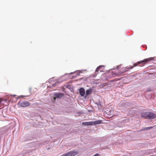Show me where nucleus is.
<instances>
[{
  "label": "nucleus",
  "instance_id": "2",
  "mask_svg": "<svg viewBox=\"0 0 156 156\" xmlns=\"http://www.w3.org/2000/svg\"><path fill=\"white\" fill-rule=\"evenodd\" d=\"M78 153V151H71L66 153L65 154H63L62 156H74Z\"/></svg>",
  "mask_w": 156,
  "mask_h": 156
},
{
  "label": "nucleus",
  "instance_id": "12",
  "mask_svg": "<svg viewBox=\"0 0 156 156\" xmlns=\"http://www.w3.org/2000/svg\"><path fill=\"white\" fill-rule=\"evenodd\" d=\"M152 127H146L144 129H142V130H149L151 129L152 128Z\"/></svg>",
  "mask_w": 156,
  "mask_h": 156
},
{
  "label": "nucleus",
  "instance_id": "4",
  "mask_svg": "<svg viewBox=\"0 0 156 156\" xmlns=\"http://www.w3.org/2000/svg\"><path fill=\"white\" fill-rule=\"evenodd\" d=\"M134 67V66H131L129 67L128 68H123L122 69V70L120 71V72L119 73V74H121L125 72L128 71L130 69H132Z\"/></svg>",
  "mask_w": 156,
  "mask_h": 156
},
{
  "label": "nucleus",
  "instance_id": "11",
  "mask_svg": "<svg viewBox=\"0 0 156 156\" xmlns=\"http://www.w3.org/2000/svg\"><path fill=\"white\" fill-rule=\"evenodd\" d=\"M148 112H146L142 114L141 116L148 119Z\"/></svg>",
  "mask_w": 156,
  "mask_h": 156
},
{
  "label": "nucleus",
  "instance_id": "3",
  "mask_svg": "<svg viewBox=\"0 0 156 156\" xmlns=\"http://www.w3.org/2000/svg\"><path fill=\"white\" fill-rule=\"evenodd\" d=\"M153 59L152 58H150L147 59H144V60L141 61H139V63L142 64V66H143L146 63H147L148 61L151 60Z\"/></svg>",
  "mask_w": 156,
  "mask_h": 156
},
{
  "label": "nucleus",
  "instance_id": "10",
  "mask_svg": "<svg viewBox=\"0 0 156 156\" xmlns=\"http://www.w3.org/2000/svg\"><path fill=\"white\" fill-rule=\"evenodd\" d=\"M91 122H82V124L85 126L92 125V124Z\"/></svg>",
  "mask_w": 156,
  "mask_h": 156
},
{
  "label": "nucleus",
  "instance_id": "7",
  "mask_svg": "<svg viewBox=\"0 0 156 156\" xmlns=\"http://www.w3.org/2000/svg\"><path fill=\"white\" fill-rule=\"evenodd\" d=\"M92 92V89L91 88H90L88 90H87L86 91V92L85 93V94L86 96L85 97H86L87 96L89 95V94H91Z\"/></svg>",
  "mask_w": 156,
  "mask_h": 156
},
{
  "label": "nucleus",
  "instance_id": "15",
  "mask_svg": "<svg viewBox=\"0 0 156 156\" xmlns=\"http://www.w3.org/2000/svg\"><path fill=\"white\" fill-rule=\"evenodd\" d=\"M2 101H0V109L2 108V105L1 103Z\"/></svg>",
  "mask_w": 156,
  "mask_h": 156
},
{
  "label": "nucleus",
  "instance_id": "6",
  "mask_svg": "<svg viewBox=\"0 0 156 156\" xmlns=\"http://www.w3.org/2000/svg\"><path fill=\"white\" fill-rule=\"evenodd\" d=\"M79 92L82 96H83L85 94V90L83 88H80L79 90Z\"/></svg>",
  "mask_w": 156,
  "mask_h": 156
},
{
  "label": "nucleus",
  "instance_id": "8",
  "mask_svg": "<svg viewBox=\"0 0 156 156\" xmlns=\"http://www.w3.org/2000/svg\"><path fill=\"white\" fill-rule=\"evenodd\" d=\"M91 123L92 124V125L95 124H99L101 123V120H98L94 122H91Z\"/></svg>",
  "mask_w": 156,
  "mask_h": 156
},
{
  "label": "nucleus",
  "instance_id": "14",
  "mask_svg": "<svg viewBox=\"0 0 156 156\" xmlns=\"http://www.w3.org/2000/svg\"><path fill=\"white\" fill-rule=\"evenodd\" d=\"M139 61L137 62L136 63L134 64L133 65V66H134V67L137 66L139 64H140V63H139Z\"/></svg>",
  "mask_w": 156,
  "mask_h": 156
},
{
  "label": "nucleus",
  "instance_id": "13",
  "mask_svg": "<svg viewBox=\"0 0 156 156\" xmlns=\"http://www.w3.org/2000/svg\"><path fill=\"white\" fill-rule=\"evenodd\" d=\"M102 66H98V67L96 69V70H95V71L96 72H98L99 71V70L100 69V68L101 67H102Z\"/></svg>",
  "mask_w": 156,
  "mask_h": 156
},
{
  "label": "nucleus",
  "instance_id": "5",
  "mask_svg": "<svg viewBox=\"0 0 156 156\" xmlns=\"http://www.w3.org/2000/svg\"><path fill=\"white\" fill-rule=\"evenodd\" d=\"M156 118V115L152 112H148V119H154Z\"/></svg>",
  "mask_w": 156,
  "mask_h": 156
},
{
  "label": "nucleus",
  "instance_id": "9",
  "mask_svg": "<svg viewBox=\"0 0 156 156\" xmlns=\"http://www.w3.org/2000/svg\"><path fill=\"white\" fill-rule=\"evenodd\" d=\"M63 96V94H61V93H58V94H55V98H61Z\"/></svg>",
  "mask_w": 156,
  "mask_h": 156
},
{
  "label": "nucleus",
  "instance_id": "1",
  "mask_svg": "<svg viewBox=\"0 0 156 156\" xmlns=\"http://www.w3.org/2000/svg\"><path fill=\"white\" fill-rule=\"evenodd\" d=\"M18 105L19 106L21 107H25L29 106L30 104L28 101L21 100L19 102Z\"/></svg>",
  "mask_w": 156,
  "mask_h": 156
}]
</instances>
